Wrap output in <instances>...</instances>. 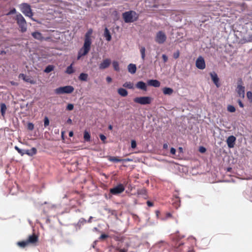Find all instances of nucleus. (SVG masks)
Segmentation results:
<instances>
[{
	"label": "nucleus",
	"instance_id": "f257e3e1",
	"mask_svg": "<svg viewBox=\"0 0 252 252\" xmlns=\"http://www.w3.org/2000/svg\"><path fill=\"white\" fill-rule=\"evenodd\" d=\"M123 18L126 23H132L137 20L138 16L135 11H129L123 14Z\"/></svg>",
	"mask_w": 252,
	"mask_h": 252
},
{
	"label": "nucleus",
	"instance_id": "f03ea898",
	"mask_svg": "<svg viewBox=\"0 0 252 252\" xmlns=\"http://www.w3.org/2000/svg\"><path fill=\"white\" fill-rule=\"evenodd\" d=\"M20 10L21 12L27 17L31 18L32 20H34L32 18L33 16V13L31 9V6L26 3H22L20 5Z\"/></svg>",
	"mask_w": 252,
	"mask_h": 252
},
{
	"label": "nucleus",
	"instance_id": "7ed1b4c3",
	"mask_svg": "<svg viewBox=\"0 0 252 252\" xmlns=\"http://www.w3.org/2000/svg\"><path fill=\"white\" fill-rule=\"evenodd\" d=\"M16 20L21 29V31L22 32H25L27 31V22L23 16L21 14H19L17 15Z\"/></svg>",
	"mask_w": 252,
	"mask_h": 252
},
{
	"label": "nucleus",
	"instance_id": "20e7f679",
	"mask_svg": "<svg viewBox=\"0 0 252 252\" xmlns=\"http://www.w3.org/2000/svg\"><path fill=\"white\" fill-rule=\"evenodd\" d=\"M74 89L71 86H66L64 87H61L55 90V93L56 94H71L72 93Z\"/></svg>",
	"mask_w": 252,
	"mask_h": 252
},
{
	"label": "nucleus",
	"instance_id": "39448f33",
	"mask_svg": "<svg viewBox=\"0 0 252 252\" xmlns=\"http://www.w3.org/2000/svg\"><path fill=\"white\" fill-rule=\"evenodd\" d=\"M166 39L167 36L164 32L160 31L156 33L155 40L157 43L159 44H163L166 40Z\"/></svg>",
	"mask_w": 252,
	"mask_h": 252
},
{
	"label": "nucleus",
	"instance_id": "423d86ee",
	"mask_svg": "<svg viewBox=\"0 0 252 252\" xmlns=\"http://www.w3.org/2000/svg\"><path fill=\"white\" fill-rule=\"evenodd\" d=\"M91 44L84 42L83 47L78 52L77 60H79L82 56H85L90 51Z\"/></svg>",
	"mask_w": 252,
	"mask_h": 252
},
{
	"label": "nucleus",
	"instance_id": "0eeeda50",
	"mask_svg": "<svg viewBox=\"0 0 252 252\" xmlns=\"http://www.w3.org/2000/svg\"><path fill=\"white\" fill-rule=\"evenodd\" d=\"M134 101L141 105L149 104L152 101V98L150 96L137 97L134 98Z\"/></svg>",
	"mask_w": 252,
	"mask_h": 252
},
{
	"label": "nucleus",
	"instance_id": "6e6552de",
	"mask_svg": "<svg viewBox=\"0 0 252 252\" xmlns=\"http://www.w3.org/2000/svg\"><path fill=\"white\" fill-rule=\"evenodd\" d=\"M125 190V187L123 185L120 184L115 187L114 188L111 189L110 190V193L116 195L123 192Z\"/></svg>",
	"mask_w": 252,
	"mask_h": 252
},
{
	"label": "nucleus",
	"instance_id": "1a4fd4ad",
	"mask_svg": "<svg viewBox=\"0 0 252 252\" xmlns=\"http://www.w3.org/2000/svg\"><path fill=\"white\" fill-rule=\"evenodd\" d=\"M195 65L196 67L199 69H204L206 65L204 58L201 56H199L196 61Z\"/></svg>",
	"mask_w": 252,
	"mask_h": 252
},
{
	"label": "nucleus",
	"instance_id": "9d476101",
	"mask_svg": "<svg viewBox=\"0 0 252 252\" xmlns=\"http://www.w3.org/2000/svg\"><path fill=\"white\" fill-rule=\"evenodd\" d=\"M19 78H22L24 81L29 83L31 84H35L36 81L34 80L31 76H27L24 74L21 73L19 75Z\"/></svg>",
	"mask_w": 252,
	"mask_h": 252
},
{
	"label": "nucleus",
	"instance_id": "9b49d317",
	"mask_svg": "<svg viewBox=\"0 0 252 252\" xmlns=\"http://www.w3.org/2000/svg\"><path fill=\"white\" fill-rule=\"evenodd\" d=\"M242 81H240V84L237 86L236 92L239 96L242 98L245 97V87L241 85Z\"/></svg>",
	"mask_w": 252,
	"mask_h": 252
},
{
	"label": "nucleus",
	"instance_id": "f8f14e48",
	"mask_svg": "<svg viewBox=\"0 0 252 252\" xmlns=\"http://www.w3.org/2000/svg\"><path fill=\"white\" fill-rule=\"evenodd\" d=\"M111 63V60L109 59H106L104 60L99 65V68L100 69H104L109 66Z\"/></svg>",
	"mask_w": 252,
	"mask_h": 252
},
{
	"label": "nucleus",
	"instance_id": "ddd939ff",
	"mask_svg": "<svg viewBox=\"0 0 252 252\" xmlns=\"http://www.w3.org/2000/svg\"><path fill=\"white\" fill-rule=\"evenodd\" d=\"M38 240V236L36 235L35 234H33L31 235H30L27 240V241L28 243V244H34L36 242H37Z\"/></svg>",
	"mask_w": 252,
	"mask_h": 252
},
{
	"label": "nucleus",
	"instance_id": "4468645a",
	"mask_svg": "<svg viewBox=\"0 0 252 252\" xmlns=\"http://www.w3.org/2000/svg\"><path fill=\"white\" fill-rule=\"evenodd\" d=\"M236 139V137L233 135L230 136L227 138L226 143L229 148L234 147Z\"/></svg>",
	"mask_w": 252,
	"mask_h": 252
},
{
	"label": "nucleus",
	"instance_id": "2eb2a0df",
	"mask_svg": "<svg viewBox=\"0 0 252 252\" xmlns=\"http://www.w3.org/2000/svg\"><path fill=\"white\" fill-rule=\"evenodd\" d=\"M109 160L113 163H118L119 162H122L124 164L127 161H132V158H109Z\"/></svg>",
	"mask_w": 252,
	"mask_h": 252
},
{
	"label": "nucleus",
	"instance_id": "dca6fc26",
	"mask_svg": "<svg viewBox=\"0 0 252 252\" xmlns=\"http://www.w3.org/2000/svg\"><path fill=\"white\" fill-rule=\"evenodd\" d=\"M93 33L92 29H89L88 31L86 33L85 36V41L84 42H86L87 43L92 44V40L91 38V36Z\"/></svg>",
	"mask_w": 252,
	"mask_h": 252
},
{
	"label": "nucleus",
	"instance_id": "f3484780",
	"mask_svg": "<svg viewBox=\"0 0 252 252\" xmlns=\"http://www.w3.org/2000/svg\"><path fill=\"white\" fill-rule=\"evenodd\" d=\"M210 76L211 77V78L214 82V83L216 85V86L217 87H219L220 86V84H219V79L218 77V75L217 74L213 72H211L210 73Z\"/></svg>",
	"mask_w": 252,
	"mask_h": 252
},
{
	"label": "nucleus",
	"instance_id": "a211bd4d",
	"mask_svg": "<svg viewBox=\"0 0 252 252\" xmlns=\"http://www.w3.org/2000/svg\"><path fill=\"white\" fill-rule=\"evenodd\" d=\"M36 153V149L35 148H32L30 150H24V152L22 153V156L27 154L29 156H32Z\"/></svg>",
	"mask_w": 252,
	"mask_h": 252
},
{
	"label": "nucleus",
	"instance_id": "6ab92c4d",
	"mask_svg": "<svg viewBox=\"0 0 252 252\" xmlns=\"http://www.w3.org/2000/svg\"><path fill=\"white\" fill-rule=\"evenodd\" d=\"M136 87L144 91L147 90L146 84L143 81L138 82L136 84Z\"/></svg>",
	"mask_w": 252,
	"mask_h": 252
},
{
	"label": "nucleus",
	"instance_id": "aec40b11",
	"mask_svg": "<svg viewBox=\"0 0 252 252\" xmlns=\"http://www.w3.org/2000/svg\"><path fill=\"white\" fill-rule=\"evenodd\" d=\"M147 83L149 86L154 87H159L160 85V83L157 80H149Z\"/></svg>",
	"mask_w": 252,
	"mask_h": 252
},
{
	"label": "nucleus",
	"instance_id": "412c9836",
	"mask_svg": "<svg viewBox=\"0 0 252 252\" xmlns=\"http://www.w3.org/2000/svg\"><path fill=\"white\" fill-rule=\"evenodd\" d=\"M128 71L131 74H134L136 71V66L135 64L130 63L127 66Z\"/></svg>",
	"mask_w": 252,
	"mask_h": 252
},
{
	"label": "nucleus",
	"instance_id": "4be33fe9",
	"mask_svg": "<svg viewBox=\"0 0 252 252\" xmlns=\"http://www.w3.org/2000/svg\"><path fill=\"white\" fill-rule=\"evenodd\" d=\"M32 35L34 38L39 40H42L44 38L42 34L38 32H33L32 33Z\"/></svg>",
	"mask_w": 252,
	"mask_h": 252
},
{
	"label": "nucleus",
	"instance_id": "5701e85b",
	"mask_svg": "<svg viewBox=\"0 0 252 252\" xmlns=\"http://www.w3.org/2000/svg\"><path fill=\"white\" fill-rule=\"evenodd\" d=\"M104 36L108 41L111 40V35L108 29L107 28H106L104 30Z\"/></svg>",
	"mask_w": 252,
	"mask_h": 252
},
{
	"label": "nucleus",
	"instance_id": "b1692460",
	"mask_svg": "<svg viewBox=\"0 0 252 252\" xmlns=\"http://www.w3.org/2000/svg\"><path fill=\"white\" fill-rule=\"evenodd\" d=\"M118 93L122 96L125 97L127 95V91L124 88H120L118 90Z\"/></svg>",
	"mask_w": 252,
	"mask_h": 252
},
{
	"label": "nucleus",
	"instance_id": "393cba45",
	"mask_svg": "<svg viewBox=\"0 0 252 252\" xmlns=\"http://www.w3.org/2000/svg\"><path fill=\"white\" fill-rule=\"evenodd\" d=\"M163 93L166 95H171L173 93V90L170 88L165 87L162 90Z\"/></svg>",
	"mask_w": 252,
	"mask_h": 252
},
{
	"label": "nucleus",
	"instance_id": "a878e982",
	"mask_svg": "<svg viewBox=\"0 0 252 252\" xmlns=\"http://www.w3.org/2000/svg\"><path fill=\"white\" fill-rule=\"evenodd\" d=\"M123 86L125 88H126L129 89H132L134 87L133 83L130 82H126L123 85Z\"/></svg>",
	"mask_w": 252,
	"mask_h": 252
},
{
	"label": "nucleus",
	"instance_id": "bb28decb",
	"mask_svg": "<svg viewBox=\"0 0 252 252\" xmlns=\"http://www.w3.org/2000/svg\"><path fill=\"white\" fill-rule=\"evenodd\" d=\"M88 75L86 73H81L79 76V79L81 81H86L88 79Z\"/></svg>",
	"mask_w": 252,
	"mask_h": 252
},
{
	"label": "nucleus",
	"instance_id": "cd10ccee",
	"mask_svg": "<svg viewBox=\"0 0 252 252\" xmlns=\"http://www.w3.org/2000/svg\"><path fill=\"white\" fill-rule=\"evenodd\" d=\"M145 51H146V49L144 47L142 46V47H140V52L141 55V58L143 60H144L145 58V56H146Z\"/></svg>",
	"mask_w": 252,
	"mask_h": 252
},
{
	"label": "nucleus",
	"instance_id": "c85d7f7f",
	"mask_svg": "<svg viewBox=\"0 0 252 252\" xmlns=\"http://www.w3.org/2000/svg\"><path fill=\"white\" fill-rule=\"evenodd\" d=\"M6 110V106L4 103L0 104V112L2 116H4Z\"/></svg>",
	"mask_w": 252,
	"mask_h": 252
},
{
	"label": "nucleus",
	"instance_id": "c756f323",
	"mask_svg": "<svg viewBox=\"0 0 252 252\" xmlns=\"http://www.w3.org/2000/svg\"><path fill=\"white\" fill-rule=\"evenodd\" d=\"M112 65L115 70L119 71L120 70L119 64L117 61H113Z\"/></svg>",
	"mask_w": 252,
	"mask_h": 252
},
{
	"label": "nucleus",
	"instance_id": "7c9ffc66",
	"mask_svg": "<svg viewBox=\"0 0 252 252\" xmlns=\"http://www.w3.org/2000/svg\"><path fill=\"white\" fill-rule=\"evenodd\" d=\"M74 71V70L72 67V64H71L67 67L65 72L68 74H70L73 73Z\"/></svg>",
	"mask_w": 252,
	"mask_h": 252
},
{
	"label": "nucleus",
	"instance_id": "2f4dec72",
	"mask_svg": "<svg viewBox=\"0 0 252 252\" xmlns=\"http://www.w3.org/2000/svg\"><path fill=\"white\" fill-rule=\"evenodd\" d=\"M17 245L20 247H22V248H25L26 246H27V245H28V243L26 241H20V242H18L17 243Z\"/></svg>",
	"mask_w": 252,
	"mask_h": 252
},
{
	"label": "nucleus",
	"instance_id": "473e14b6",
	"mask_svg": "<svg viewBox=\"0 0 252 252\" xmlns=\"http://www.w3.org/2000/svg\"><path fill=\"white\" fill-rule=\"evenodd\" d=\"M84 138L85 140L86 141H89L90 140V138H91L90 134L87 131H85V132H84Z\"/></svg>",
	"mask_w": 252,
	"mask_h": 252
},
{
	"label": "nucleus",
	"instance_id": "72a5a7b5",
	"mask_svg": "<svg viewBox=\"0 0 252 252\" xmlns=\"http://www.w3.org/2000/svg\"><path fill=\"white\" fill-rule=\"evenodd\" d=\"M54 69V67L52 65H48L47 66L44 70V72L46 73H49L52 71Z\"/></svg>",
	"mask_w": 252,
	"mask_h": 252
},
{
	"label": "nucleus",
	"instance_id": "f704fd0d",
	"mask_svg": "<svg viewBox=\"0 0 252 252\" xmlns=\"http://www.w3.org/2000/svg\"><path fill=\"white\" fill-rule=\"evenodd\" d=\"M87 222V220L84 219V218H81L78 222V225H79L80 226H81V225H84V224H85Z\"/></svg>",
	"mask_w": 252,
	"mask_h": 252
},
{
	"label": "nucleus",
	"instance_id": "c9c22d12",
	"mask_svg": "<svg viewBox=\"0 0 252 252\" xmlns=\"http://www.w3.org/2000/svg\"><path fill=\"white\" fill-rule=\"evenodd\" d=\"M227 110L230 112H234L236 109L233 105H229L227 106Z\"/></svg>",
	"mask_w": 252,
	"mask_h": 252
},
{
	"label": "nucleus",
	"instance_id": "e433bc0d",
	"mask_svg": "<svg viewBox=\"0 0 252 252\" xmlns=\"http://www.w3.org/2000/svg\"><path fill=\"white\" fill-rule=\"evenodd\" d=\"M49 125V120L47 117H45L44 119V126L45 127Z\"/></svg>",
	"mask_w": 252,
	"mask_h": 252
},
{
	"label": "nucleus",
	"instance_id": "4c0bfd02",
	"mask_svg": "<svg viewBox=\"0 0 252 252\" xmlns=\"http://www.w3.org/2000/svg\"><path fill=\"white\" fill-rule=\"evenodd\" d=\"M184 243H182V242H179L178 243H177L175 247H176V249H177V251H180L181 250V249L180 248V247L181 246H182V245H183Z\"/></svg>",
	"mask_w": 252,
	"mask_h": 252
},
{
	"label": "nucleus",
	"instance_id": "58836bf2",
	"mask_svg": "<svg viewBox=\"0 0 252 252\" xmlns=\"http://www.w3.org/2000/svg\"><path fill=\"white\" fill-rule=\"evenodd\" d=\"M247 96L248 98L251 101H252V92L251 91H249L247 93Z\"/></svg>",
	"mask_w": 252,
	"mask_h": 252
},
{
	"label": "nucleus",
	"instance_id": "ea45409f",
	"mask_svg": "<svg viewBox=\"0 0 252 252\" xmlns=\"http://www.w3.org/2000/svg\"><path fill=\"white\" fill-rule=\"evenodd\" d=\"M74 108V105L72 104H68L66 107V109L69 111L72 110Z\"/></svg>",
	"mask_w": 252,
	"mask_h": 252
},
{
	"label": "nucleus",
	"instance_id": "a19ab883",
	"mask_svg": "<svg viewBox=\"0 0 252 252\" xmlns=\"http://www.w3.org/2000/svg\"><path fill=\"white\" fill-rule=\"evenodd\" d=\"M180 56V52L179 50L177 51L176 52H175L174 54H173V57L175 59H177L179 58Z\"/></svg>",
	"mask_w": 252,
	"mask_h": 252
},
{
	"label": "nucleus",
	"instance_id": "79ce46f5",
	"mask_svg": "<svg viewBox=\"0 0 252 252\" xmlns=\"http://www.w3.org/2000/svg\"><path fill=\"white\" fill-rule=\"evenodd\" d=\"M99 137H100L101 140L102 141L103 143L106 142L105 140H106V137H105V135H104L103 134H100L99 135Z\"/></svg>",
	"mask_w": 252,
	"mask_h": 252
},
{
	"label": "nucleus",
	"instance_id": "37998d69",
	"mask_svg": "<svg viewBox=\"0 0 252 252\" xmlns=\"http://www.w3.org/2000/svg\"><path fill=\"white\" fill-rule=\"evenodd\" d=\"M131 147L133 149H134L136 147V142L135 140L131 141Z\"/></svg>",
	"mask_w": 252,
	"mask_h": 252
},
{
	"label": "nucleus",
	"instance_id": "c03bdc74",
	"mask_svg": "<svg viewBox=\"0 0 252 252\" xmlns=\"http://www.w3.org/2000/svg\"><path fill=\"white\" fill-rule=\"evenodd\" d=\"M28 129L30 130H32L34 128V126L32 123H29L28 125Z\"/></svg>",
	"mask_w": 252,
	"mask_h": 252
},
{
	"label": "nucleus",
	"instance_id": "a18cd8bd",
	"mask_svg": "<svg viewBox=\"0 0 252 252\" xmlns=\"http://www.w3.org/2000/svg\"><path fill=\"white\" fill-rule=\"evenodd\" d=\"M199 151L201 153H203L206 151V148L202 146L200 147L199 149Z\"/></svg>",
	"mask_w": 252,
	"mask_h": 252
},
{
	"label": "nucleus",
	"instance_id": "49530a36",
	"mask_svg": "<svg viewBox=\"0 0 252 252\" xmlns=\"http://www.w3.org/2000/svg\"><path fill=\"white\" fill-rule=\"evenodd\" d=\"M108 237V236L105 234H102L100 235L99 239H105L107 238Z\"/></svg>",
	"mask_w": 252,
	"mask_h": 252
},
{
	"label": "nucleus",
	"instance_id": "de8ad7c7",
	"mask_svg": "<svg viewBox=\"0 0 252 252\" xmlns=\"http://www.w3.org/2000/svg\"><path fill=\"white\" fill-rule=\"evenodd\" d=\"M111 247H112V248L114 249V252H119L120 250L121 249L119 247H116V246H112Z\"/></svg>",
	"mask_w": 252,
	"mask_h": 252
},
{
	"label": "nucleus",
	"instance_id": "09e8293b",
	"mask_svg": "<svg viewBox=\"0 0 252 252\" xmlns=\"http://www.w3.org/2000/svg\"><path fill=\"white\" fill-rule=\"evenodd\" d=\"M162 58L164 63H166L167 61L168 58L165 54H163L162 55Z\"/></svg>",
	"mask_w": 252,
	"mask_h": 252
},
{
	"label": "nucleus",
	"instance_id": "8fccbe9b",
	"mask_svg": "<svg viewBox=\"0 0 252 252\" xmlns=\"http://www.w3.org/2000/svg\"><path fill=\"white\" fill-rule=\"evenodd\" d=\"M16 12V9L15 8L12 9L8 13L7 15H10L12 14L15 13Z\"/></svg>",
	"mask_w": 252,
	"mask_h": 252
},
{
	"label": "nucleus",
	"instance_id": "3c124183",
	"mask_svg": "<svg viewBox=\"0 0 252 252\" xmlns=\"http://www.w3.org/2000/svg\"><path fill=\"white\" fill-rule=\"evenodd\" d=\"M147 204L149 207H152L154 206V204L153 202H152L150 201H147Z\"/></svg>",
	"mask_w": 252,
	"mask_h": 252
},
{
	"label": "nucleus",
	"instance_id": "603ef678",
	"mask_svg": "<svg viewBox=\"0 0 252 252\" xmlns=\"http://www.w3.org/2000/svg\"><path fill=\"white\" fill-rule=\"evenodd\" d=\"M15 149L18 151V152L21 154L22 155V153L24 152V150H21L18 147L16 146Z\"/></svg>",
	"mask_w": 252,
	"mask_h": 252
},
{
	"label": "nucleus",
	"instance_id": "864d4df0",
	"mask_svg": "<svg viewBox=\"0 0 252 252\" xmlns=\"http://www.w3.org/2000/svg\"><path fill=\"white\" fill-rule=\"evenodd\" d=\"M170 153L173 155H175L176 153V149L174 148H171L170 150Z\"/></svg>",
	"mask_w": 252,
	"mask_h": 252
},
{
	"label": "nucleus",
	"instance_id": "5fc2aeb1",
	"mask_svg": "<svg viewBox=\"0 0 252 252\" xmlns=\"http://www.w3.org/2000/svg\"><path fill=\"white\" fill-rule=\"evenodd\" d=\"M238 103L240 106V107L243 108L244 107V104H243L242 102L240 100H238Z\"/></svg>",
	"mask_w": 252,
	"mask_h": 252
},
{
	"label": "nucleus",
	"instance_id": "6e6d98bb",
	"mask_svg": "<svg viewBox=\"0 0 252 252\" xmlns=\"http://www.w3.org/2000/svg\"><path fill=\"white\" fill-rule=\"evenodd\" d=\"M247 41V42H252V35L249 36Z\"/></svg>",
	"mask_w": 252,
	"mask_h": 252
},
{
	"label": "nucleus",
	"instance_id": "4d7b16f0",
	"mask_svg": "<svg viewBox=\"0 0 252 252\" xmlns=\"http://www.w3.org/2000/svg\"><path fill=\"white\" fill-rule=\"evenodd\" d=\"M106 79L108 83H110L112 81V78L109 76H107Z\"/></svg>",
	"mask_w": 252,
	"mask_h": 252
},
{
	"label": "nucleus",
	"instance_id": "13d9d810",
	"mask_svg": "<svg viewBox=\"0 0 252 252\" xmlns=\"http://www.w3.org/2000/svg\"><path fill=\"white\" fill-rule=\"evenodd\" d=\"M146 192V190L145 189H141L140 191H138V194L145 193Z\"/></svg>",
	"mask_w": 252,
	"mask_h": 252
},
{
	"label": "nucleus",
	"instance_id": "bf43d9fd",
	"mask_svg": "<svg viewBox=\"0 0 252 252\" xmlns=\"http://www.w3.org/2000/svg\"><path fill=\"white\" fill-rule=\"evenodd\" d=\"M172 217V215L170 213H167L166 214V218H171Z\"/></svg>",
	"mask_w": 252,
	"mask_h": 252
},
{
	"label": "nucleus",
	"instance_id": "052dcab7",
	"mask_svg": "<svg viewBox=\"0 0 252 252\" xmlns=\"http://www.w3.org/2000/svg\"><path fill=\"white\" fill-rule=\"evenodd\" d=\"M119 252H127V249L125 248L121 249L120 250Z\"/></svg>",
	"mask_w": 252,
	"mask_h": 252
},
{
	"label": "nucleus",
	"instance_id": "680f3d73",
	"mask_svg": "<svg viewBox=\"0 0 252 252\" xmlns=\"http://www.w3.org/2000/svg\"><path fill=\"white\" fill-rule=\"evenodd\" d=\"M10 84L13 86H18V84L17 83L14 82V81H11Z\"/></svg>",
	"mask_w": 252,
	"mask_h": 252
},
{
	"label": "nucleus",
	"instance_id": "e2e57ef3",
	"mask_svg": "<svg viewBox=\"0 0 252 252\" xmlns=\"http://www.w3.org/2000/svg\"><path fill=\"white\" fill-rule=\"evenodd\" d=\"M163 147L164 149H167L168 148V144L167 143L164 144Z\"/></svg>",
	"mask_w": 252,
	"mask_h": 252
},
{
	"label": "nucleus",
	"instance_id": "0e129e2a",
	"mask_svg": "<svg viewBox=\"0 0 252 252\" xmlns=\"http://www.w3.org/2000/svg\"><path fill=\"white\" fill-rule=\"evenodd\" d=\"M174 196L177 199V201H180L179 200V197H178V196L176 194H174Z\"/></svg>",
	"mask_w": 252,
	"mask_h": 252
},
{
	"label": "nucleus",
	"instance_id": "69168bd1",
	"mask_svg": "<svg viewBox=\"0 0 252 252\" xmlns=\"http://www.w3.org/2000/svg\"><path fill=\"white\" fill-rule=\"evenodd\" d=\"M93 219V217H90L89 219L87 221L89 223H91L92 222V220Z\"/></svg>",
	"mask_w": 252,
	"mask_h": 252
},
{
	"label": "nucleus",
	"instance_id": "338daca9",
	"mask_svg": "<svg viewBox=\"0 0 252 252\" xmlns=\"http://www.w3.org/2000/svg\"><path fill=\"white\" fill-rule=\"evenodd\" d=\"M73 135V132L72 131H70L69 132V137H72Z\"/></svg>",
	"mask_w": 252,
	"mask_h": 252
},
{
	"label": "nucleus",
	"instance_id": "774afa93",
	"mask_svg": "<svg viewBox=\"0 0 252 252\" xmlns=\"http://www.w3.org/2000/svg\"><path fill=\"white\" fill-rule=\"evenodd\" d=\"M67 123H68V124H71L72 123V120L70 119H68L67 120Z\"/></svg>",
	"mask_w": 252,
	"mask_h": 252
}]
</instances>
